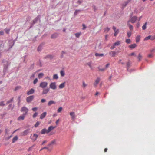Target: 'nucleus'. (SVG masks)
Here are the masks:
<instances>
[{"label": "nucleus", "instance_id": "f257e3e1", "mask_svg": "<svg viewBox=\"0 0 155 155\" xmlns=\"http://www.w3.org/2000/svg\"><path fill=\"white\" fill-rule=\"evenodd\" d=\"M132 14H131L130 18L129 20L127 21V22L130 23L131 22L132 23H134L136 21L137 19V17L136 16H132Z\"/></svg>", "mask_w": 155, "mask_h": 155}, {"label": "nucleus", "instance_id": "f03ea898", "mask_svg": "<svg viewBox=\"0 0 155 155\" xmlns=\"http://www.w3.org/2000/svg\"><path fill=\"white\" fill-rule=\"evenodd\" d=\"M121 43V41H117L111 47L110 49H114L116 48V46H119Z\"/></svg>", "mask_w": 155, "mask_h": 155}, {"label": "nucleus", "instance_id": "7ed1b4c3", "mask_svg": "<svg viewBox=\"0 0 155 155\" xmlns=\"http://www.w3.org/2000/svg\"><path fill=\"white\" fill-rule=\"evenodd\" d=\"M28 110H29L28 108L25 107H22L21 110V112H25V113H24L23 114L24 115H26L27 114Z\"/></svg>", "mask_w": 155, "mask_h": 155}, {"label": "nucleus", "instance_id": "20e7f679", "mask_svg": "<svg viewBox=\"0 0 155 155\" xmlns=\"http://www.w3.org/2000/svg\"><path fill=\"white\" fill-rule=\"evenodd\" d=\"M50 88L53 90H55L57 88L56 83L55 82H52L49 85Z\"/></svg>", "mask_w": 155, "mask_h": 155}, {"label": "nucleus", "instance_id": "39448f33", "mask_svg": "<svg viewBox=\"0 0 155 155\" xmlns=\"http://www.w3.org/2000/svg\"><path fill=\"white\" fill-rule=\"evenodd\" d=\"M48 83L46 82H41L40 84V87L42 88H44L46 87L48 85Z\"/></svg>", "mask_w": 155, "mask_h": 155}, {"label": "nucleus", "instance_id": "423d86ee", "mask_svg": "<svg viewBox=\"0 0 155 155\" xmlns=\"http://www.w3.org/2000/svg\"><path fill=\"white\" fill-rule=\"evenodd\" d=\"M34 98V95L30 96L26 98V101L27 102L29 103L33 100Z\"/></svg>", "mask_w": 155, "mask_h": 155}, {"label": "nucleus", "instance_id": "0eeeda50", "mask_svg": "<svg viewBox=\"0 0 155 155\" xmlns=\"http://www.w3.org/2000/svg\"><path fill=\"white\" fill-rule=\"evenodd\" d=\"M112 28L115 32L114 35L116 36L119 33V30L118 29H116V28L115 26H113Z\"/></svg>", "mask_w": 155, "mask_h": 155}, {"label": "nucleus", "instance_id": "6e6552de", "mask_svg": "<svg viewBox=\"0 0 155 155\" xmlns=\"http://www.w3.org/2000/svg\"><path fill=\"white\" fill-rule=\"evenodd\" d=\"M100 80V78L99 77H98L97 78V79L95 81V82L94 84V86L96 87L98 84L99 83Z\"/></svg>", "mask_w": 155, "mask_h": 155}, {"label": "nucleus", "instance_id": "1a4fd4ad", "mask_svg": "<svg viewBox=\"0 0 155 155\" xmlns=\"http://www.w3.org/2000/svg\"><path fill=\"white\" fill-rule=\"evenodd\" d=\"M150 39L152 40L155 39V36L152 37L151 35L148 36L144 38V40H147Z\"/></svg>", "mask_w": 155, "mask_h": 155}, {"label": "nucleus", "instance_id": "9d476101", "mask_svg": "<svg viewBox=\"0 0 155 155\" xmlns=\"http://www.w3.org/2000/svg\"><path fill=\"white\" fill-rule=\"evenodd\" d=\"M3 62L4 63V70H6L8 68V66L9 65L8 61H7L4 62V61H3Z\"/></svg>", "mask_w": 155, "mask_h": 155}, {"label": "nucleus", "instance_id": "9b49d317", "mask_svg": "<svg viewBox=\"0 0 155 155\" xmlns=\"http://www.w3.org/2000/svg\"><path fill=\"white\" fill-rule=\"evenodd\" d=\"M38 137V135L35 134H33V136L32 137H31V139L33 141H34L36 140Z\"/></svg>", "mask_w": 155, "mask_h": 155}, {"label": "nucleus", "instance_id": "f8f14e48", "mask_svg": "<svg viewBox=\"0 0 155 155\" xmlns=\"http://www.w3.org/2000/svg\"><path fill=\"white\" fill-rule=\"evenodd\" d=\"M70 115L71 117V118L73 120H74L75 119V113L74 112H71L70 113Z\"/></svg>", "mask_w": 155, "mask_h": 155}, {"label": "nucleus", "instance_id": "ddd939ff", "mask_svg": "<svg viewBox=\"0 0 155 155\" xmlns=\"http://www.w3.org/2000/svg\"><path fill=\"white\" fill-rule=\"evenodd\" d=\"M34 90L33 88H31L27 92V94L28 95L32 94L34 93Z\"/></svg>", "mask_w": 155, "mask_h": 155}, {"label": "nucleus", "instance_id": "4468645a", "mask_svg": "<svg viewBox=\"0 0 155 155\" xmlns=\"http://www.w3.org/2000/svg\"><path fill=\"white\" fill-rule=\"evenodd\" d=\"M49 91V88L44 89H43L42 94H46L48 93Z\"/></svg>", "mask_w": 155, "mask_h": 155}, {"label": "nucleus", "instance_id": "2eb2a0df", "mask_svg": "<svg viewBox=\"0 0 155 155\" xmlns=\"http://www.w3.org/2000/svg\"><path fill=\"white\" fill-rule=\"evenodd\" d=\"M25 115H24L23 114L22 115L20 116L18 118V120H23L24 119L25 117Z\"/></svg>", "mask_w": 155, "mask_h": 155}, {"label": "nucleus", "instance_id": "dca6fc26", "mask_svg": "<svg viewBox=\"0 0 155 155\" xmlns=\"http://www.w3.org/2000/svg\"><path fill=\"white\" fill-rule=\"evenodd\" d=\"M46 114L47 113L46 112H44L40 116V118L41 119H43L45 117Z\"/></svg>", "mask_w": 155, "mask_h": 155}, {"label": "nucleus", "instance_id": "f3484780", "mask_svg": "<svg viewBox=\"0 0 155 155\" xmlns=\"http://www.w3.org/2000/svg\"><path fill=\"white\" fill-rule=\"evenodd\" d=\"M29 129H27L25 130L22 133V134L24 136L27 135L29 133Z\"/></svg>", "mask_w": 155, "mask_h": 155}, {"label": "nucleus", "instance_id": "a211bd4d", "mask_svg": "<svg viewBox=\"0 0 155 155\" xmlns=\"http://www.w3.org/2000/svg\"><path fill=\"white\" fill-rule=\"evenodd\" d=\"M55 128V127H54L52 126H50L48 129L47 130V133H49V132H50L51 131L53 130Z\"/></svg>", "mask_w": 155, "mask_h": 155}, {"label": "nucleus", "instance_id": "6ab92c4d", "mask_svg": "<svg viewBox=\"0 0 155 155\" xmlns=\"http://www.w3.org/2000/svg\"><path fill=\"white\" fill-rule=\"evenodd\" d=\"M65 82H64L61 84L59 86V87H58L60 89H63L65 87Z\"/></svg>", "mask_w": 155, "mask_h": 155}, {"label": "nucleus", "instance_id": "aec40b11", "mask_svg": "<svg viewBox=\"0 0 155 155\" xmlns=\"http://www.w3.org/2000/svg\"><path fill=\"white\" fill-rule=\"evenodd\" d=\"M131 0H128L125 2H124L122 5L123 7H125L130 2Z\"/></svg>", "mask_w": 155, "mask_h": 155}, {"label": "nucleus", "instance_id": "412c9836", "mask_svg": "<svg viewBox=\"0 0 155 155\" xmlns=\"http://www.w3.org/2000/svg\"><path fill=\"white\" fill-rule=\"evenodd\" d=\"M127 25L129 27L131 31H132L133 29V26L128 22H127Z\"/></svg>", "mask_w": 155, "mask_h": 155}, {"label": "nucleus", "instance_id": "4be33fe9", "mask_svg": "<svg viewBox=\"0 0 155 155\" xmlns=\"http://www.w3.org/2000/svg\"><path fill=\"white\" fill-rule=\"evenodd\" d=\"M137 46V45L136 44H134L130 45L129 46V47L131 49H133L135 48Z\"/></svg>", "mask_w": 155, "mask_h": 155}, {"label": "nucleus", "instance_id": "5701e85b", "mask_svg": "<svg viewBox=\"0 0 155 155\" xmlns=\"http://www.w3.org/2000/svg\"><path fill=\"white\" fill-rule=\"evenodd\" d=\"M47 130L46 129H43L40 132V133L41 134H45V133H47Z\"/></svg>", "mask_w": 155, "mask_h": 155}, {"label": "nucleus", "instance_id": "b1692460", "mask_svg": "<svg viewBox=\"0 0 155 155\" xmlns=\"http://www.w3.org/2000/svg\"><path fill=\"white\" fill-rule=\"evenodd\" d=\"M55 102H54V101H52V100H51V101H50L48 103V106H51L52 104H55Z\"/></svg>", "mask_w": 155, "mask_h": 155}, {"label": "nucleus", "instance_id": "393cba45", "mask_svg": "<svg viewBox=\"0 0 155 155\" xmlns=\"http://www.w3.org/2000/svg\"><path fill=\"white\" fill-rule=\"evenodd\" d=\"M44 75V74L42 73H39L38 75V78L39 79L42 78Z\"/></svg>", "mask_w": 155, "mask_h": 155}, {"label": "nucleus", "instance_id": "a878e982", "mask_svg": "<svg viewBox=\"0 0 155 155\" xmlns=\"http://www.w3.org/2000/svg\"><path fill=\"white\" fill-rule=\"evenodd\" d=\"M109 54L112 57H114L116 54V52L115 51H111L109 52Z\"/></svg>", "mask_w": 155, "mask_h": 155}, {"label": "nucleus", "instance_id": "bb28decb", "mask_svg": "<svg viewBox=\"0 0 155 155\" xmlns=\"http://www.w3.org/2000/svg\"><path fill=\"white\" fill-rule=\"evenodd\" d=\"M56 142V140L55 139L54 140L52 141L49 143L48 146H50V145H53Z\"/></svg>", "mask_w": 155, "mask_h": 155}, {"label": "nucleus", "instance_id": "cd10ccee", "mask_svg": "<svg viewBox=\"0 0 155 155\" xmlns=\"http://www.w3.org/2000/svg\"><path fill=\"white\" fill-rule=\"evenodd\" d=\"M18 137L17 136H15L12 139V142L14 143L18 140Z\"/></svg>", "mask_w": 155, "mask_h": 155}, {"label": "nucleus", "instance_id": "c85d7f7f", "mask_svg": "<svg viewBox=\"0 0 155 155\" xmlns=\"http://www.w3.org/2000/svg\"><path fill=\"white\" fill-rule=\"evenodd\" d=\"M140 36L138 35H137L136 38V42L137 43L139 42L140 39Z\"/></svg>", "mask_w": 155, "mask_h": 155}, {"label": "nucleus", "instance_id": "c756f323", "mask_svg": "<svg viewBox=\"0 0 155 155\" xmlns=\"http://www.w3.org/2000/svg\"><path fill=\"white\" fill-rule=\"evenodd\" d=\"M58 36V35L57 34L55 33L51 35V38H57Z\"/></svg>", "mask_w": 155, "mask_h": 155}, {"label": "nucleus", "instance_id": "7c9ffc66", "mask_svg": "<svg viewBox=\"0 0 155 155\" xmlns=\"http://www.w3.org/2000/svg\"><path fill=\"white\" fill-rule=\"evenodd\" d=\"M142 56L141 55L139 54L137 58L138 59L139 61H140V60L142 59Z\"/></svg>", "mask_w": 155, "mask_h": 155}, {"label": "nucleus", "instance_id": "2f4dec72", "mask_svg": "<svg viewBox=\"0 0 155 155\" xmlns=\"http://www.w3.org/2000/svg\"><path fill=\"white\" fill-rule=\"evenodd\" d=\"M110 30V28H109L108 27H107L104 29V32H105L106 33H107Z\"/></svg>", "mask_w": 155, "mask_h": 155}, {"label": "nucleus", "instance_id": "473e14b6", "mask_svg": "<svg viewBox=\"0 0 155 155\" xmlns=\"http://www.w3.org/2000/svg\"><path fill=\"white\" fill-rule=\"evenodd\" d=\"M95 55L96 56H103L104 55V54H99V53H96L95 54Z\"/></svg>", "mask_w": 155, "mask_h": 155}, {"label": "nucleus", "instance_id": "72a5a7b5", "mask_svg": "<svg viewBox=\"0 0 155 155\" xmlns=\"http://www.w3.org/2000/svg\"><path fill=\"white\" fill-rule=\"evenodd\" d=\"M126 42L127 44H130L131 43V41L129 39H127L125 41Z\"/></svg>", "mask_w": 155, "mask_h": 155}, {"label": "nucleus", "instance_id": "f704fd0d", "mask_svg": "<svg viewBox=\"0 0 155 155\" xmlns=\"http://www.w3.org/2000/svg\"><path fill=\"white\" fill-rule=\"evenodd\" d=\"M53 78L54 79H57L58 78V77L57 74H55L53 75Z\"/></svg>", "mask_w": 155, "mask_h": 155}, {"label": "nucleus", "instance_id": "c9c22d12", "mask_svg": "<svg viewBox=\"0 0 155 155\" xmlns=\"http://www.w3.org/2000/svg\"><path fill=\"white\" fill-rule=\"evenodd\" d=\"M147 22H146L144 25H143L142 27V28L143 30H145L146 28V25H147Z\"/></svg>", "mask_w": 155, "mask_h": 155}, {"label": "nucleus", "instance_id": "e433bc0d", "mask_svg": "<svg viewBox=\"0 0 155 155\" xmlns=\"http://www.w3.org/2000/svg\"><path fill=\"white\" fill-rule=\"evenodd\" d=\"M131 32L132 31H130L127 32V35L128 37H130L131 36Z\"/></svg>", "mask_w": 155, "mask_h": 155}, {"label": "nucleus", "instance_id": "4c0bfd02", "mask_svg": "<svg viewBox=\"0 0 155 155\" xmlns=\"http://www.w3.org/2000/svg\"><path fill=\"white\" fill-rule=\"evenodd\" d=\"M62 110V108L61 107H60L57 110V112L58 113L60 112Z\"/></svg>", "mask_w": 155, "mask_h": 155}, {"label": "nucleus", "instance_id": "58836bf2", "mask_svg": "<svg viewBox=\"0 0 155 155\" xmlns=\"http://www.w3.org/2000/svg\"><path fill=\"white\" fill-rule=\"evenodd\" d=\"M60 74L61 76L63 77L64 76L65 73L63 71H60Z\"/></svg>", "mask_w": 155, "mask_h": 155}, {"label": "nucleus", "instance_id": "ea45409f", "mask_svg": "<svg viewBox=\"0 0 155 155\" xmlns=\"http://www.w3.org/2000/svg\"><path fill=\"white\" fill-rule=\"evenodd\" d=\"M5 30L7 34H9L10 29L6 28L5 29Z\"/></svg>", "mask_w": 155, "mask_h": 155}, {"label": "nucleus", "instance_id": "a19ab883", "mask_svg": "<svg viewBox=\"0 0 155 155\" xmlns=\"http://www.w3.org/2000/svg\"><path fill=\"white\" fill-rule=\"evenodd\" d=\"M38 79L37 78H36L34 81L33 84H36V83L38 82Z\"/></svg>", "mask_w": 155, "mask_h": 155}, {"label": "nucleus", "instance_id": "79ce46f5", "mask_svg": "<svg viewBox=\"0 0 155 155\" xmlns=\"http://www.w3.org/2000/svg\"><path fill=\"white\" fill-rule=\"evenodd\" d=\"M131 63L130 62H128L127 64V68L128 69L130 66Z\"/></svg>", "mask_w": 155, "mask_h": 155}, {"label": "nucleus", "instance_id": "37998d69", "mask_svg": "<svg viewBox=\"0 0 155 155\" xmlns=\"http://www.w3.org/2000/svg\"><path fill=\"white\" fill-rule=\"evenodd\" d=\"M38 113L37 112L35 113L33 115V117L34 118H35L38 115Z\"/></svg>", "mask_w": 155, "mask_h": 155}, {"label": "nucleus", "instance_id": "c03bdc74", "mask_svg": "<svg viewBox=\"0 0 155 155\" xmlns=\"http://www.w3.org/2000/svg\"><path fill=\"white\" fill-rule=\"evenodd\" d=\"M40 124V123L38 122H37L35 124V127H37Z\"/></svg>", "mask_w": 155, "mask_h": 155}, {"label": "nucleus", "instance_id": "a18cd8bd", "mask_svg": "<svg viewBox=\"0 0 155 155\" xmlns=\"http://www.w3.org/2000/svg\"><path fill=\"white\" fill-rule=\"evenodd\" d=\"M38 18H35L33 20V23H36L37 22V21L38 20Z\"/></svg>", "mask_w": 155, "mask_h": 155}, {"label": "nucleus", "instance_id": "49530a36", "mask_svg": "<svg viewBox=\"0 0 155 155\" xmlns=\"http://www.w3.org/2000/svg\"><path fill=\"white\" fill-rule=\"evenodd\" d=\"M5 104L4 103V101H2L0 102V106H4Z\"/></svg>", "mask_w": 155, "mask_h": 155}, {"label": "nucleus", "instance_id": "de8ad7c7", "mask_svg": "<svg viewBox=\"0 0 155 155\" xmlns=\"http://www.w3.org/2000/svg\"><path fill=\"white\" fill-rule=\"evenodd\" d=\"M80 35V34L79 33H77L75 34V35L76 37L78 38Z\"/></svg>", "mask_w": 155, "mask_h": 155}, {"label": "nucleus", "instance_id": "09e8293b", "mask_svg": "<svg viewBox=\"0 0 155 155\" xmlns=\"http://www.w3.org/2000/svg\"><path fill=\"white\" fill-rule=\"evenodd\" d=\"M98 68L99 70V71H104L105 70V68H100L99 67H98Z\"/></svg>", "mask_w": 155, "mask_h": 155}, {"label": "nucleus", "instance_id": "8fccbe9b", "mask_svg": "<svg viewBox=\"0 0 155 155\" xmlns=\"http://www.w3.org/2000/svg\"><path fill=\"white\" fill-rule=\"evenodd\" d=\"M87 86V84H86L84 82H83V86L84 87H86Z\"/></svg>", "mask_w": 155, "mask_h": 155}, {"label": "nucleus", "instance_id": "3c124183", "mask_svg": "<svg viewBox=\"0 0 155 155\" xmlns=\"http://www.w3.org/2000/svg\"><path fill=\"white\" fill-rule=\"evenodd\" d=\"M38 108L37 107H35L32 108V110L33 111H35L37 110Z\"/></svg>", "mask_w": 155, "mask_h": 155}, {"label": "nucleus", "instance_id": "603ef678", "mask_svg": "<svg viewBox=\"0 0 155 155\" xmlns=\"http://www.w3.org/2000/svg\"><path fill=\"white\" fill-rule=\"evenodd\" d=\"M87 64L89 66V67L91 68V62L88 63Z\"/></svg>", "mask_w": 155, "mask_h": 155}, {"label": "nucleus", "instance_id": "864d4df0", "mask_svg": "<svg viewBox=\"0 0 155 155\" xmlns=\"http://www.w3.org/2000/svg\"><path fill=\"white\" fill-rule=\"evenodd\" d=\"M80 11V10H76L74 12V15H77L78 12Z\"/></svg>", "mask_w": 155, "mask_h": 155}, {"label": "nucleus", "instance_id": "5fc2aeb1", "mask_svg": "<svg viewBox=\"0 0 155 155\" xmlns=\"http://www.w3.org/2000/svg\"><path fill=\"white\" fill-rule=\"evenodd\" d=\"M133 55H135V54L134 52H132V53H131V54H129V56H133Z\"/></svg>", "mask_w": 155, "mask_h": 155}, {"label": "nucleus", "instance_id": "6e6d98bb", "mask_svg": "<svg viewBox=\"0 0 155 155\" xmlns=\"http://www.w3.org/2000/svg\"><path fill=\"white\" fill-rule=\"evenodd\" d=\"M20 88H21V87H20V86L17 87L15 88V90L16 91Z\"/></svg>", "mask_w": 155, "mask_h": 155}, {"label": "nucleus", "instance_id": "4d7b16f0", "mask_svg": "<svg viewBox=\"0 0 155 155\" xmlns=\"http://www.w3.org/2000/svg\"><path fill=\"white\" fill-rule=\"evenodd\" d=\"M46 101V100L45 99H42L41 100V102L42 103H44Z\"/></svg>", "mask_w": 155, "mask_h": 155}, {"label": "nucleus", "instance_id": "13d9d810", "mask_svg": "<svg viewBox=\"0 0 155 155\" xmlns=\"http://www.w3.org/2000/svg\"><path fill=\"white\" fill-rule=\"evenodd\" d=\"M4 34V32L2 31H0V35H3Z\"/></svg>", "mask_w": 155, "mask_h": 155}, {"label": "nucleus", "instance_id": "bf43d9fd", "mask_svg": "<svg viewBox=\"0 0 155 155\" xmlns=\"http://www.w3.org/2000/svg\"><path fill=\"white\" fill-rule=\"evenodd\" d=\"M35 73H34L32 74V75H31V78H33L35 77Z\"/></svg>", "mask_w": 155, "mask_h": 155}, {"label": "nucleus", "instance_id": "052dcab7", "mask_svg": "<svg viewBox=\"0 0 155 155\" xmlns=\"http://www.w3.org/2000/svg\"><path fill=\"white\" fill-rule=\"evenodd\" d=\"M110 64V63H108L105 66L106 68H108Z\"/></svg>", "mask_w": 155, "mask_h": 155}, {"label": "nucleus", "instance_id": "680f3d73", "mask_svg": "<svg viewBox=\"0 0 155 155\" xmlns=\"http://www.w3.org/2000/svg\"><path fill=\"white\" fill-rule=\"evenodd\" d=\"M13 98H12L10 100L8 101L7 102V103H9L12 102L13 101Z\"/></svg>", "mask_w": 155, "mask_h": 155}, {"label": "nucleus", "instance_id": "e2e57ef3", "mask_svg": "<svg viewBox=\"0 0 155 155\" xmlns=\"http://www.w3.org/2000/svg\"><path fill=\"white\" fill-rule=\"evenodd\" d=\"M83 29H84L86 28V27L84 24H83Z\"/></svg>", "mask_w": 155, "mask_h": 155}, {"label": "nucleus", "instance_id": "0e129e2a", "mask_svg": "<svg viewBox=\"0 0 155 155\" xmlns=\"http://www.w3.org/2000/svg\"><path fill=\"white\" fill-rule=\"evenodd\" d=\"M93 8L94 9V10L95 11L96 9H97V8H96V7L95 6H93Z\"/></svg>", "mask_w": 155, "mask_h": 155}, {"label": "nucleus", "instance_id": "69168bd1", "mask_svg": "<svg viewBox=\"0 0 155 155\" xmlns=\"http://www.w3.org/2000/svg\"><path fill=\"white\" fill-rule=\"evenodd\" d=\"M65 54V52L63 51H62L61 52V54H62V55H63V54Z\"/></svg>", "mask_w": 155, "mask_h": 155}, {"label": "nucleus", "instance_id": "338daca9", "mask_svg": "<svg viewBox=\"0 0 155 155\" xmlns=\"http://www.w3.org/2000/svg\"><path fill=\"white\" fill-rule=\"evenodd\" d=\"M59 121V119H58L56 122V124H58Z\"/></svg>", "mask_w": 155, "mask_h": 155}, {"label": "nucleus", "instance_id": "774afa93", "mask_svg": "<svg viewBox=\"0 0 155 155\" xmlns=\"http://www.w3.org/2000/svg\"><path fill=\"white\" fill-rule=\"evenodd\" d=\"M46 142V140H44L43 142V143L42 144V145H43Z\"/></svg>", "mask_w": 155, "mask_h": 155}]
</instances>
